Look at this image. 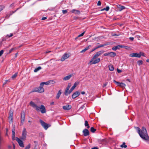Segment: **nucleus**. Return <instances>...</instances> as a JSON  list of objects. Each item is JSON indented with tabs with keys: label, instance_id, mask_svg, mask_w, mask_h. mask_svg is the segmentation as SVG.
Returning <instances> with one entry per match:
<instances>
[{
	"label": "nucleus",
	"instance_id": "nucleus-1",
	"mask_svg": "<svg viewBox=\"0 0 149 149\" xmlns=\"http://www.w3.org/2000/svg\"><path fill=\"white\" fill-rule=\"evenodd\" d=\"M135 128L137 130L140 136L142 139L145 141H149V136L148 135L146 130L145 127H143L141 130L138 127H136Z\"/></svg>",
	"mask_w": 149,
	"mask_h": 149
},
{
	"label": "nucleus",
	"instance_id": "nucleus-2",
	"mask_svg": "<svg viewBox=\"0 0 149 149\" xmlns=\"http://www.w3.org/2000/svg\"><path fill=\"white\" fill-rule=\"evenodd\" d=\"M31 106L34 108L37 111H40L42 113H45L46 112V110L43 105H41L40 107L38 106L35 103L31 101L30 103Z\"/></svg>",
	"mask_w": 149,
	"mask_h": 149
},
{
	"label": "nucleus",
	"instance_id": "nucleus-3",
	"mask_svg": "<svg viewBox=\"0 0 149 149\" xmlns=\"http://www.w3.org/2000/svg\"><path fill=\"white\" fill-rule=\"evenodd\" d=\"M44 91V88L42 87V86H41L40 85V86L39 87H38L34 89H33V90L31 91L29 94H30L33 92H37L38 93H42Z\"/></svg>",
	"mask_w": 149,
	"mask_h": 149
},
{
	"label": "nucleus",
	"instance_id": "nucleus-4",
	"mask_svg": "<svg viewBox=\"0 0 149 149\" xmlns=\"http://www.w3.org/2000/svg\"><path fill=\"white\" fill-rule=\"evenodd\" d=\"M27 135V131L25 128H24L22 131V136L20 137V139L23 141L26 140Z\"/></svg>",
	"mask_w": 149,
	"mask_h": 149
},
{
	"label": "nucleus",
	"instance_id": "nucleus-5",
	"mask_svg": "<svg viewBox=\"0 0 149 149\" xmlns=\"http://www.w3.org/2000/svg\"><path fill=\"white\" fill-rule=\"evenodd\" d=\"M104 52L103 51H101L97 52L96 54L93 57L92 59L91 60L90 62H92L95 59L97 58L98 56L100 55Z\"/></svg>",
	"mask_w": 149,
	"mask_h": 149
},
{
	"label": "nucleus",
	"instance_id": "nucleus-6",
	"mask_svg": "<svg viewBox=\"0 0 149 149\" xmlns=\"http://www.w3.org/2000/svg\"><path fill=\"white\" fill-rule=\"evenodd\" d=\"M40 122L42 126L45 130H47L50 126V125L46 123L41 120H40Z\"/></svg>",
	"mask_w": 149,
	"mask_h": 149
},
{
	"label": "nucleus",
	"instance_id": "nucleus-7",
	"mask_svg": "<svg viewBox=\"0 0 149 149\" xmlns=\"http://www.w3.org/2000/svg\"><path fill=\"white\" fill-rule=\"evenodd\" d=\"M15 140L18 143L19 145L20 146V147L22 148L24 147V144L23 142L22 141L21 139L16 137Z\"/></svg>",
	"mask_w": 149,
	"mask_h": 149
},
{
	"label": "nucleus",
	"instance_id": "nucleus-8",
	"mask_svg": "<svg viewBox=\"0 0 149 149\" xmlns=\"http://www.w3.org/2000/svg\"><path fill=\"white\" fill-rule=\"evenodd\" d=\"M25 119V113L24 111H22L21 116V124L23 125Z\"/></svg>",
	"mask_w": 149,
	"mask_h": 149
},
{
	"label": "nucleus",
	"instance_id": "nucleus-9",
	"mask_svg": "<svg viewBox=\"0 0 149 149\" xmlns=\"http://www.w3.org/2000/svg\"><path fill=\"white\" fill-rule=\"evenodd\" d=\"M79 81H77L75 82L74 85L71 88L70 90V93H71L75 88L79 84Z\"/></svg>",
	"mask_w": 149,
	"mask_h": 149
},
{
	"label": "nucleus",
	"instance_id": "nucleus-10",
	"mask_svg": "<svg viewBox=\"0 0 149 149\" xmlns=\"http://www.w3.org/2000/svg\"><path fill=\"white\" fill-rule=\"evenodd\" d=\"M69 57V56L68 54H67L66 53H65L61 57V61H63L66 58H68Z\"/></svg>",
	"mask_w": 149,
	"mask_h": 149
},
{
	"label": "nucleus",
	"instance_id": "nucleus-11",
	"mask_svg": "<svg viewBox=\"0 0 149 149\" xmlns=\"http://www.w3.org/2000/svg\"><path fill=\"white\" fill-rule=\"evenodd\" d=\"M127 47V46L122 45H118L116 46H114L112 47V49L114 51L116 50L117 49H119L120 48Z\"/></svg>",
	"mask_w": 149,
	"mask_h": 149
},
{
	"label": "nucleus",
	"instance_id": "nucleus-12",
	"mask_svg": "<svg viewBox=\"0 0 149 149\" xmlns=\"http://www.w3.org/2000/svg\"><path fill=\"white\" fill-rule=\"evenodd\" d=\"M80 94V92L77 91L74 93L72 95V97L73 99H74L78 96Z\"/></svg>",
	"mask_w": 149,
	"mask_h": 149
},
{
	"label": "nucleus",
	"instance_id": "nucleus-13",
	"mask_svg": "<svg viewBox=\"0 0 149 149\" xmlns=\"http://www.w3.org/2000/svg\"><path fill=\"white\" fill-rule=\"evenodd\" d=\"M13 110H10V111L9 116L8 117V118L9 120H10L11 122L13 121Z\"/></svg>",
	"mask_w": 149,
	"mask_h": 149
},
{
	"label": "nucleus",
	"instance_id": "nucleus-14",
	"mask_svg": "<svg viewBox=\"0 0 149 149\" xmlns=\"http://www.w3.org/2000/svg\"><path fill=\"white\" fill-rule=\"evenodd\" d=\"M83 133L84 136H87L89 135V132L88 130L85 129L83 131Z\"/></svg>",
	"mask_w": 149,
	"mask_h": 149
},
{
	"label": "nucleus",
	"instance_id": "nucleus-15",
	"mask_svg": "<svg viewBox=\"0 0 149 149\" xmlns=\"http://www.w3.org/2000/svg\"><path fill=\"white\" fill-rule=\"evenodd\" d=\"M130 56L131 57H136L138 58H140V55H139V53H132L130 54Z\"/></svg>",
	"mask_w": 149,
	"mask_h": 149
},
{
	"label": "nucleus",
	"instance_id": "nucleus-16",
	"mask_svg": "<svg viewBox=\"0 0 149 149\" xmlns=\"http://www.w3.org/2000/svg\"><path fill=\"white\" fill-rule=\"evenodd\" d=\"M71 106L69 105H66L63 107V109L65 110H69L71 109Z\"/></svg>",
	"mask_w": 149,
	"mask_h": 149
},
{
	"label": "nucleus",
	"instance_id": "nucleus-17",
	"mask_svg": "<svg viewBox=\"0 0 149 149\" xmlns=\"http://www.w3.org/2000/svg\"><path fill=\"white\" fill-rule=\"evenodd\" d=\"M100 61V58H98L95 60H93V61L92 62H90V61L89 64L90 63V64H96L99 63Z\"/></svg>",
	"mask_w": 149,
	"mask_h": 149
},
{
	"label": "nucleus",
	"instance_id": "nucleus-18",
	"mask_svg": "<svg viewBox=\"0 0 149 149\" xmlns=\"http://www.w3.org/2000/svg\"><path fill=\"white\" fill-rule=\"evenodd\" d=\"M15 125H13V128L12 130V139L14 140L15 139Z\"/></svg>",
	"mask_w": 149,
	"mask_h": 149
},
{
	"label": "nucleus",
	"instance_id": "nucleus-19",
	"mask_svg": "<svg viewBox=\"0 0 149 149\" xmlns=\"http://www.w3.org/2000/svg\"><path fill=\"white\" fill-rule=\"evenodd\" d=\"M72 76V74H71L65 76L63 78V80L65 81L68 80Z\"/></svg>",
	"mask_w": 149,
	"mask_h": 149
},
{
	"label": "nucleus",
	"instance_id": "nucleus-20",
	"mask_svg": "<svg viewBox=\"0 0 149 149\" xmlns=\"http://www.w3.org/2000/svg\"><path fill=\"white\" fill-rule=\"evenodd\" d=\"M117 6L118 8L119 9V11H121L122 10L125 9V7L123 6H121L120 5L118 4V5H117Z\"/></svg>",
	"mask_w": 149,
	"mask_h": 149
},
{
	"label": "nucleus",
	"instance_id": "nucleus-21",
	"mask_svg": "<svg viewBox=\"0 0 149 149\" xmlns=\"http://www.w3.org/2000/svg\"><path fill=\"white\" fill-rule=\"evenodd\" d=\"M71 12L72 13H74L75 14H80V12L78 10H76L75 9H73L72 10Z\"/></svg>",
	"mask_w": 149,
	"mask_h": 149
},
{
	"label": "nucleus",
	"instance_id": "nucleus-22",
	"mask_svg": "<svg viewBox=\"0 0 149 149\" xmlns=\"http://www.w3.org/2000/svg\"><path fill=\"white\" fill-rule=\"evenodd\" d=\"M116 55V54L115 52H109V56L114 57Z\"/></svg>",
	"mask_w": 149,
	"mask_h": 149
},
{
	"label": "nucleus",
	"instance_id": "nucleus-23",
	"mask_svg": "<svg viewBox=\"0 0 149 149\" xmlns=\"http://www.w3.org/2000/svg\"><path fill=\"white\" fill-rule=\"evenodd\" d=\"M61 90H59L58 91V93H57L56 95V99H59L60 96V95H61Z\"/></svg>",
	"mask_w": 149,
	"mask_h": 149
},
{
	"label": "nucleus",
	"instance_id": "nucleus-24",
	"mask_svg": "<svg viewBox=\"0 0 149 149\" xmlns=\"http://www.w3.org/2000/svg\"><path fill=\"white\" fill-rule=\"evenodd\" d=\"M109 69L110 71H113L114 70V67L112 65H110L109 66Z\"/></svg>",
	"mask_w": 149,
	"mask_h": 149
},
{
	"label": "nucleus",
	"instance_id": "nucleus-25",
	"mask_svg": "<svg viewBox=\"0 0 149 149\" xmlns=\"http://www.w3.org/2000/svg\"><path fill=\"white\" fill-rule=\"evenodd\" d=\"M91 45H89L87 47H86L84 49L82 50L80 52L81 53H83L85 52L88 49L89 47H91Z\"/></svg>",
	"mask_w": 149,
	"mask_h": 149
},
{
	"label": "nucleus",
	"instance_id": "nucleus-26",
	"mask_svg": "<svg viewBox=\"0 0 149 149\" xmlns=\"http://www.w3.org/2000/svg\"><path fill=\"white\" fill-rule=\"evenodd\" d=\"M71 93H70V90L69 91V90H65L64 94L65 95L67 96L70 94Z\"/></svg>",
	"mask_w": 149,
	"mask_h": 149
},
{
	"label": "nucleus",
	"instance_id": "nucleus-27",
	"mask_svg": "<svg viewBox=\"0 0 149 149\" xmlns=\"http://www.w3.org/2000/svg\"><path fill=\"white\" fill-rule=\"evenodd\" d=\"M44 84H45L46 85H48L49 84V83L48 82V81L47 82H42L40 84V85L41 86H42Z\"/></svg>",
	"mask_w": 149,
	"mask_h": 149
},
{
	"label": "nucleus",
	"instance_id": "nucleus-28",
	"mask_svg": "<svg viewBox=\"0 0 149 149\" xmlns=\"http://www.w3.org/2000/svg\"><path fill=\"white\" fill-rule=\"evenodd\" d=\"M41 69L42 68L41 67H38L37 68H36L35 69V70H34V72H37L38 70H41Z\"/></svg>",
	"mask_w": 149,
	"mask_h": 149
},
{
	"label": "nucleus",
	"instance_id": "nucleus-29",
	"mask_svg": "<svg viewBox=\"0 0 149 149\" xmlns=\"http://www.w3.org/2000/svg\"><path fill=\"white\" fill-rule=\"evenodd\" d=\"M84 125L85 126L87 127V128L88 129L90 128V126H89V125L88 123V122L87 120H86L85 121Z\"/></svg>",
	"mask_w": 149,
	"mask_h": 149
},
{
	"label": "nucleus",
	"instance_id": "nucleus-30",
	"mask_svg": "<svg viewBox=\"0 0 149 149\" xmlns=\"http://www.w3.org/2000/svg\"><path fill=\"white\" fill-rule=\"evenodd\" d=\"M120 147L122 148H126L127 147V146L125 145V143L123 142V144L120 146Z\"/></svg>",
	"mask_w": 149,
	"mask_h": 149
},
{
	"label": "nucleus",
	"instance_id": "nucleus-31",
	"mask_svg": "<svg viewBox=\"0 0 149 149\" xmlns=\"http://www.w3.org/2000/svg\"><path fill=\"white\" fill-rule=\"evenodd\" d=\"M90 130L91 132L94 133L96 130L93 127H92L91 128Z\"/></svg>",
	"mask_w": 149,
	"mask_h": 149
},
{
	"label": "nucleus",
	"instance_id": "nucleus-32",
	"mask_svg": "<svg viewBox=\"0 0 149 149\" xmlns=\"http://www.w3.org/2000/svg\"><path fill=\"white\" fill-rule=\"evenodd\" d=\"M107 45H108L107 44H104L103 45H100L99 46H98L96 47V49H97V48H99L100 47L104 46Z\"/></svg>",
	"mask_w": 149,
	"mask_h": 149
},
{
	"label": "nucleus",
	"instance_id": "nucleus-33",
	"mask_svg": "<svg viewBox=\"0 0 149 149\" xmlns=\"http://www.w3.org/2000/svg\"><path fill=\"white\" fill-rule=\"evenodd\" d=\"M109 6H107L106 7V8H104L101 10L102 11V10H105L106 11H108L109 10Z\"/></svg>",
	"mask_w": 149,
	"mask_h": 149
},
{
	"label": "nucleus",
	"instance_id": "nucleus-34",
	"mask_svg": "<svg viewBox=\"0 0 149 149\" xmlns=\"http://www.w3.org/2000/svg\"><path fill=\"white\" fill-rule=\"evenodd\" d=\"M5 8V6L3 5L0 6V12L3 10Z\"/></svg>",
	"mask_w": 149,
	"mask_h": 149
},
{
	"label": "nucleus",
	"instance_id": "nucleus-35",
	"mask_svg": "<svg viewBox=\"0 0 149 149\" xmlns=\"http://www.w3.org/2000/svg\"><path fill=\"white\" fill-rule=\"evenodd\" d=\"M17 73H15L11 77V78L13 79H14L17 76Z\"/></svg>",
	"mask_w": 149,
	"mask_h": 149
},
{
	"label": "nucleus",
	"instance_id": "nucleus-36",
	"mask_svg": "<svg viewBox=\"0 0 149 149\" xmlns=\"http://www.w3.org/2000/svg\"><path fill=\"white\" fill-rule=\"evenodd\" d=\"M49 84H53L55 83V81L54 80H50L48 81Z\"/></svg>",
	"mask_w": 149,
	"mask_h": 149
},
{
	"label": "nucleus",
	"instance_id": "nucleus-37",
	"mask_svg": "<svg viewBox=\"0 0 149 149\" xmlns=\"http://www.w3.org/2000/svg\"><path fill=\"white\" fill-rule=\"evenodd\" d=\"M137 63L139 65H140L143 64V61L141 60L138 61Z\"/></svg>",
	"mask_w": 149,
	"mask_h": 149
},
{
	"label": "nucleus",
	"instance_id": "nucleus-38",
	"mask_svg": "<svg viewBox=\"0 0 149 149\" xmlns=\"http://www.w3.org/2000/svg\"><path fill=\"white\" fill-rule=\"evenodd\" d=\"M113 82L115 83H116V84L117 85V86H120V83H120L119 82L117 81H116L115 80H113Z\"/></svg>",
	"mask_w": 149,
	"mask_h": 149
},
{
	"label": "nucleus",
	"instance_id": "nucleus-39",
	"mask_svg": "<svg viewBox=\"0 0 149 149\" xmlns=\"http://www.w3.org/2000/svg\"><path fill=\"white\" fill-rule=\"evenodd\" d=\"M85 32V31H84L83 33H81V34L79 35L78 36V37L77 38H75V39H76L77 38H78L79 37L83 36L84 35Z\"/></svg>",
	"mask_w": 149,
	"mask_h": 149
},
{
	"label": "nucleus",
	"instance_id": "nucleus-40",
	"mask_svg": "<svg viewBox=\"0 0 149 149\" xmlns=\"http://www.w3.org/2000/svg\"><path fill=\"white\" fill-rule=\"evenodd\" d=\"M31 145L30 143L25 147V149H29L30 148Z\"/></svg>",
	"mask_w": 149,
	"mask_h": 149
},
{
	"label": "nucleus",
	"instance_id": "nucleus-41",
	"mask_svg": "<svg viewBox=\"0 0 149 149\" xmlns=\"http://www.w3.org/2000/svg\"><path fill=\"white\" fill-rule=\"evenodd\" d=\"M139 55H140V57H141V56H145L144 55V53L142 52H140L139 53Z\"/></svg>",
	"mask_w": 149,
	"mask_h": 149
},
{
	"label": "nucleus",
	"instance_id": "nucleus-42",
	"mask_svg": "<svg viewBox=\"0 0 149 149\" xmlns=\"http://www.w3.org/2000/svg\"><path fill=\"white\" fill-rule=\"evenodd\" d=\"M125 86V84L123 83H120V86L122 87H124Z\"/></svg>",
	"mask_w": 149,
	"mask_h": 149
},
{
	"label": "nucleus",
	"instance_id": "nucleus-43",
	"mask_svg": "<svg viewBox=\"0 0 149 149\" xmlns=\"http://www.w3.org/2000/svg\"><path fill=\"white\" fill-rule=\"evenodd\" d=\"M67 10H62V12L63 14H65L67 13Z\"/></svg>",
	"mask_w": 149,
	"mask_h": 149
},
{
	"label": "nucleus",
	"instance_id": "nucleus-44",
	"mask_svg": "<svg viewBox=\"0 0 149 149\" xmlns=\"http://www.w3.org/2000/svg\"><path fill=\"white\" fill-rule=\"evenodd\" d=\"M4 51L3 50H2L0 51V57L2 55Z\"/></svg>",
	"mask_w": 149,
	"mask_h": 149
},
{
	"label": "nucleus",
	"instance_id": "nucleus-45",
	"mask_svg": "<svg viewBox=\"0 0 149 149\" xmlns=\"http://www.w3.org/2000/svg\"><path fill=\"white\" fill-rule=\"evenodd\" d=\"M10 82V80H6L5 81V82L3 84V85L5 84L7 82Z\"/></svg>",
	"mask_w": 149,
	"mask_h": 149
},
{
	"label": "nucleus",
	"instance_id": "nucleus-46",
	"mask_svg": "<svg viewBox=\"0 0 149 149\" xmlns=\"http://www.w3.org/2000/svg\"><path fill=\"white\" fill-rule=\"evenodd\" d=\"M112 36H119V34H116L115 33H112L111 34Z\"/></svg>",
	"mask_w": 149,
	"mask_h": 149
},
{
	"label": "nucleus",
	"instance_id": "nucleus-47",
	"mask_svg": "<svg viewBox=\"0 0 149 149\" xmlns=\"http://www.w3.org/2000/svg\"><path fill=\"white\" fill-rule=\"evenodd\" d=\"M101 5V2L100 1H98L97 3V5L98 6H100Z\"/></svg>",
	"mask_w": 149,
	"mask_h": 149
},
{
	"label": "nucleus",
	"instance_id": "nucleus-48",
	"mask_svg": "<svg viewBox=\"0 0 149 149\" xmlns=\"http://www.w3.org/2000/svg\"><path fill=\"white\" fill-rule=\"evenodd\" d=\"M107 83H108L107 82H106L104 84H103V88L104 87H105L107 84Z\"/></svg>",
	"mask_w": 149,
	"mask_h": 149
},
{
	"label": "nucleus",
	"instance_id": "nucleus-49",
	"mask_svg": "<svg viewBox=\"0 0 149 149\" xmlns=\"http://www.w3.org/2000/svg\"><path fill=\"white\" fill-rule=\"evenodd\" d=\"M109 52L105 53L104 54V56H109Z\"/></svg>",
	"mask_w": 149,
	"mask_h": 149
},
{
	"label": "nucleus",
	"instance_id": "nucleus-50",
	"mask_svg": "<svg viewBox=\"0 0 149 149\" xmlns=\"http://www.w3.org/2000/svg\"><path fill=\"white\" fill-rule=\"evenodd\" d=\"M15 49L14 48H12L10 49L9 51V53H10L13 50H14Z\"/></svg>",
	"mask_w": 149,
	"mask_h": 149
},
{
	"label": "nucleus",
	"instance_id": "nucleus-51",
	"mask_svg": "<svg viewBox=\"0 0 149 149\" xmlns=\"http://www.w3.org/2000/svg\"><path fill=\"white\" fill-rule=\"evenodd\" d=\"M117 72L118 73H120L122 71L121 70H119L118 69H117Z\"/></svg>",
	"mask_w": 149,
	"mask_h": 149
},
{
	"label": "nucleus",
	"instance_id": "nucleus-52",
	"mask_svg": "<svg viewBox=\"0 0 149 149\" xmlns=\"http://www.w3.org/2000/svg\"><path fill=\"white\" fill-rule=\"evenodd\" d=\"M71 86V84L70 83H69L68 84V86H69V87H70Z\"/></svg>",
	"mask_w": 149,
	"mask_h": 149
},
{
	"label": "nucleus",
	"instance_id": "nucleus-53",
	"mask_svg": "<svg viewBox=\"0 0 149 149\" xmlns=\"http://www.w3.org/2000/svg\"><path fill=\"white\" fill-rule=\"evenodd\" d=\"M129 39L131 41H133L134 39V38L133 37H130L129 38Z\"/></svg>",
	"mask_w": 149,
	"mask_h": 149
},
{
	"label": "nucleus",
	"instance_id": "nucleus-54",
	"mask_svg": "<svg viewBox=\"0 0 149 149\" xmlns=\"http://www.w3.org/2000/svg\"><path fill=\"white\" fill-rule=\"evenodd\" d=\"M47 19V17H43L41 19L42 20H44L46 19Z\"/></svg>",
	"mask_w": 149,
	"mask_h": 149
},
{
	"label": "nucleus",
	"instance_id": "nucleus-55",
	"mask_svg": "<svg viewBox=\"0 0 149 149\" xmlns=\"http://www.w3.org/2000/svg\"><path fill=\"white\" fill-rule=\"evenodd\" d=\"M13 34H11L10 36L7 35V36H8L9 37V38L10 37H12V36H13Z\"/></svg>",
	"mask_w": 149,
	"mask_h": 149
},
{
	"label": "nucleus",
	"instance_id": "nucleus-56",
	"mask_svg": "<svg viewBox=\"0 0 149 149\" xmlns=\"http://www.w3.org/2000/svg\"><path fill=\"white\" fill-rule=\"evenodd\" d=\"M70 87H69V86H67L65 90H69L70 89Z\"/></svg>",
	"mask_w": 149,
	"mask_h": 149
},
{
	"label": "nucleus",
	"instance_id": "nucleus-57",
	"mask_svg": "<svg viewBox=\"0 0 149 149\" xmlns=\"http://www.w3.org/2000/svg\"><path fill=\"white\" fill-rule=\"evenodd\" d=\"M96 49V47L95 48H94V49H92L91 52H93V51H94V50H95V49Z\"/></svg>",
	"mask_w": 149,
	"mask_h": 149
},
{
	"label": "nucleus",
	"instance_id": "nucleus-58",
	"mask_svg": "<svg viewBox=\"0 0 149 149\" xmlns=\"http://www.w3.org/2000/svg\"><path fill=\"white\" fill-rule=\"evenodd\" d=\"M81 93L82 95H84L85 94V92L84 91H82L81 92Z\"/></svg>",
	"mask_w": 149,
	"mask_h": 149
},
{
	"label": "nucleus",
	"instance_id": "nucleus-59",
	"mask_svg": "<svg viewBox=\"0 0 149 149\" xmlns=\"http://www.w3.org/2000/svg\"><path fill=\"white\" fill-rule=\"evenodd\" d=\"M14 3H12V4H11L10 5V7H12V6H14Z\"/></svg>",
	"mask_w": 149,
	"mask_h": 149
},
{
	"label": "nucleus",
	"instance_id": "nucleus-60",
	"mask_svg": "<svg viewBox=\"0 0 149 149\" xmlns=\"http://www.w3.org/2000/svg\"><path fill=\"white\" fill-rule=\"evenodd\" d=\"M92 149H98V148L97 147H94L93 148H92Z\"/></svg>",
	"mask_w": 149,
	"mask_h": 149
},
{
	"label": "nucleus",
	"instance_id": "nucleus-61",
	"mask_svg": "<svg viewBox=\"0 0 149 149\" xmlns=\"http://www.w3.org/2000/svg\"><path fill=\"white\" fill-rule=\"evenodd\" d=\"M54 102H52L50 103V104L51 105H54Z\"/></svg>",
	"mask_w": 149,
	"mask_h": 149
},
{
	"label": "nucleus",
	"instance_id": "nucleus-62",
	"mask_svg": "<svg viewBox=\"0 0 149 149\" xmlns=\"http://www.w3.org/2000/svg\"><path fill=\"white\" fill-rule=\"evenodd\" d=\"M18 8H17V10H15V11H12V13H15L17 10H18Z\"/></svg>",
	"mask_w": 149,
	"mask_h": 149
},
{
	"label": "nucleus",
	"instance_id": "nucleus-63",
	"mask_svg": "<svg viewBox=\"0 0 149 149\" xmlns=\"http://www.w3.org/2000/svg\"><path fill=\"white\" fill-rule=\"evenodd\" d=\"M33 149H37V147H36V146H35L34 147V148Z\"/></svg>",
	"mask_w": 149,
	"mask_h": 149
},
{
	"label": "nucleus",
	"instance_id": "nucleus-64",
	"mask_svg": "<svg viewBox=\"0 0 149 149\" xmlns=\"http://www.w3.org/2000/svg\"><path fill=\"white\" fill-rule=\"evenodd\" d=\"M146 62H148V63H149V59H147L146 60Z\"/></svg>",
	"mask_w": 149,
	"mask_h": 149
}]
</instances>
